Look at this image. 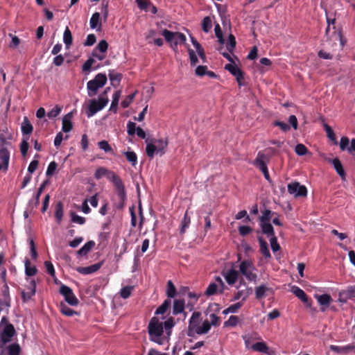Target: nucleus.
<instances>
[{"instance_id": "39448f33", "label": "nucleus", "mask_w": 355, "mask_h": 355, "mask_svg": "<svg viewBox=\"0 0 355 355\" xmlns=\"http://www.w3.org/2000/svg\"><path fill=\"white\" fill-rule=\"evenodd\" d=\"M109 100L107 97H103L100 96L98 100L92 99L89 101V105L87 110H86V114L87 117L94 116L98 111L103 109L107 104Z\"/></svg>"}, {"instance_id": "c03bdc74", "label": "nucleus", "mask_w": 355, "mask_h": 355, "mask_svg": "<svg viewBox=\"0 0 355 355\" xmlns=\"http://www.w3.org/2000/svg\"><path fill=\"white\" fill-rule=\"evenodd\" d=\"M323 126H324V128L327 132V135L328 137V138L331 140L332 141H334V143L335 144H337V140H336V135L334 133V132L333 131V130L331 129V128L327 123H324L323 124Z\"/></svg>"}, {"instance_id": "c756f323", "label": "nucleus", "mask_w": 355, "mask_h": 355, "mask_svg": "<svg viewBox=\"0 0 355 355\" xmlns=\"http://www.w3.org/2000/svg\"><path fill=\"white\" fill-rule=\"evenodd\" d=\"M184 300H175L173 305V314L178 315L184 311Z\"/></svg>"}, {"instance_id": "72a5a7b5", "label": "nucleus", "mask_w": 355, "mask_h": 355, "mask_svg": "<svg viewBox=\"0 0 355 355\" xmlns=\"http://www.w3.org/2000/svg\"><path fill=\"white\" fill-rule=\"evenodd\" d=\"M154 144L157 145V153H160V155H163L164 153V148H166L168 145V142L164 139H155L153 141Z\"/></svg>"}, {"instance_id": "680f3d73", "label": "nucleus", "mask_w": 355, "mask_h": 355, "mask_svg": "<svg viewBox=\"0 0 355 355\" xmlns=\"http://www.w3.org/2000/svg\"><path fill=\"white\" fill-rule=\"evenodd\" d=\"M28 139V137H27L26 139H23L20 144V151L23 156H25L27 154L28 150V143L27 140Z\"/></svg>"}, {"instance_id": "a18cd8bd", "label": "nucleus", "mask_w": 355, "mask_h": 355, "mask_svg": "<svg viewBox=\"0 0 355 355\" xmlns=\"http://www.w3.org/2000/svg\"><path fill=\"white\" fill-rule=\"evenodd\" d=\"M120 96H121L120 91H116L114 93V94L112 96V101L111 103L110 110H114V112H116Z\"/></svg>"}, {"instance_id": "338daca9", "label": "nucleus", "mask_w": 355, "mask_h": 355, "mask_svg": "<svg viewBox=\"0 0 355 355\" xmlns=\"http://www.w3.org/2000/svg\"><path fill=\"white\" fill-rule=\"evenodd\" d=\"M60 112H61V108L59 107L58 106H55L51 111H49L47 113V116L49 119L55 118L57 116H58V114H60Z\"/></svg>"}, {"instance_id": "3c124183", "label": "nucleus", "mask_w": 355, "mask_h": 355, "mask_svg": "<svg viewBox=\"0 0 355 355\" xmlns=\"http://www.w3.org/2000/svg\"><path fill=\"white\" fill-rule=\"evenodd\" d=\"M295 152L297 155L302 156L308 153V149L304 144H299L295 146Z\"/></svg>"}, {"instance_id": "4c0bfd02", "label": "nucleus", "mask_w": 355, "mask_h": 355, "mask_svg": "<svg viewBox=\"0 0 355 355\" xmlns=\"http://www.w3.org/2000/svg\"><path fill=\"white\" fill-rule=\"evenodd\" d=\"M60 311L66 316L71 317L73 315H79V313L69 308L64 304H60Z\"/></svg>"}, {"instance_id": "cd10ccee", "label": "nucleus", "mask_w": 355, "mask_h": 355, "mask_svg": "<svg viewBox=\"0 0 355 355\" xmlns=\"http://www.w3.org/2000/svg\"><path fill=\"white\" fill-rule=\"evenodd\" d=\"M238 275V271L232 269L226 272V274L225 275V278L227 282L229 284L232 285L234 284L237 281Z\"/></svg>"}, {"instance_id": "052dcab7", "label": "nucleus", "mask_w": 355, "mask_h": 355, "mask_svg": "<svg viewBox=\"0 0 355 355\" xmlns=\"http://www.w3.org/2000/svg\"><path fill=\"white\" fill-rule=\"evenodd\" d=\"M135 96V93L131 94L128 95L123 101L121 102V106L123 108L128 107L130 103L132 102Z\"/></svg>"}, {"instance_id": "e433bc0d", "label": "nucleus", "mask_w": 355, "mask_h": 355, "mask_svg": "<svg viewBox=\"0 0 355 355\" xmlns=\"http://www.w3.org/2000/svg\"><path fill=\"white\" fill-rule=\"evenodd\" d=\"M261 229L263 233L269 237L275 236L274 234V229L270 223H261Z\"/></svg>"}, {"instance_id": "20e7f679", "label": "nucleus", "mask_w": 355, "mask_h": 355, "mask_svg": "<svg viewBox=\"0 0 355 355\" xmlns=\"http://www.w3.org/2000/svg\"><path fill=\"white\" fill-rule=\"evenodd\" d=\"M107 83V76L105 73H99L94 78L87 83L88 96H93L97 94L98 89L103 87Z\"/></svg>"}, {"instance_id": "c9c22d12", "label": "nucleus", "mask_w": 355, "mask_h": 355, "mask_svg": "<svg viewBox=\"0 0 355 355\" xmlns=\"http://www.w3.org/2000/svg\"><path fill=\"white\" fill-rule=\"evenodd\" d=\"M315 298L322 306H329L330 302L331 301V297L329 294H323L321 295H315Z\"/></svg>"}, {"instance_id": "6e6552de", "label": "nucleus", "mask_w": 355, "mask_h": 355, "mask_svg": "<svg viewBox=\"0 0 355 355\" xmlns=\"http://www.w3.org/2000/svg\"><path fill=\"white\" fill-rule=\"evenodd\" d=\"M60 293L69 305L76 306L78 304L79 300L70 287L62 284L60 288Z\"/></svg>"}, {"instance_id": "4be33fe9", "label": "nucleus", "mask_w": 355, "mask_h": 355, "mask_svg": "<svg viewBox=\"0 0 355 355\" xmlns=\"http://www.w3.org/2000/svg\"><path fill=\"white\" fill-rule=\"evenodd\" d=\"M328 162L332 163L337 173L340 176L343 180H345V172L340 161L338 158H335L334 159H329Z\"/></svg>"}, {"instance_id": "6e6d98bb", "label": "nucleus", "mask_w": 355, "mask_h": 355, "mask_svg": "<svg viewBox=\"0 0 355 355\" xmlns=\"http://www.w3.org/2000/svg\"><path fill=\"white\" fill-rule=\"evenodd\" d=\"M188 53L189 55L190 64L191 66H195L198 61V57L195 51L191 48H188Z\"/></svg>"}, {"instance_id": "13d9d810", "label": "nucleus", "mask_w": 355, "mask_h": 355, "mask_svg": "<svg viewBox=\"0 0 355 355\" xmlns=\"http://www.w3.org/2000/svg\"><path fill=\"white\" fill-rule=\"evenodd\" d=\"M242 302H239L236 304H232L227 309L223 311V313H235L239 309H240L242 306Z\"/></svg>"}, {"instance_id": "ea45409f", "label": "nucleus", "mask_w": 355, "mask_h": 355, "mask_svg": "<svg viewBox=\"0 0 355 355\" xmlns=\"http://www.w3.org/2000/svg\"><path fill=\"white\" fill-rule=\"evenodd\" d=\"M344 296L345 298H351L355 296V287H348L345 291L340 293V301L345 302L346 300H341V297Z\"/></svg>"}, {"instance_id": "f3484780", "label": "nucleus", "mask_w": 355, "mask_h": 355, "mask_svg": "<svg viewBox=\"0 0 355 355\" xmlns=\"http://www.w3.org/2000/svg\"><path fill=\"white\" fill-rule=\"evenodd\" d=\"M268 157L263 153L259 152L254 161V165L260 171H264L268 169L266 162H268Z\"/></svg>"}, {"instance_id": "a878e982", "label": "nucleus", "mask_w": 355, "mask_h": 355, "mask_svg": "<svg viewBox=\"0 0 355 355\" xmlns=\"http://www.w3.org/2000/svg\"><path fill=\"white\" fill-rule=\"evenodd\" d=\"M71 113L65 115L62 119V130L64 132H70L73 128V125L71 121Z\"/></svg>"}, {"instance_id": "473e14b6", "label": "nucleus", "mask_w": 355, "mask_h": 355, "mask_svg": "<svg viewBox=\"0 0 355 355\" xmlns=\"http://www.w3.org/2000/svg\"><path fill=\"white\" fill-rule=\"evenodd\" d=\"M63 213V204L61 202H58L55 205V217L58 224H60L62 220Z\"/></svg>"}, {"instance_id": "dca6fc26", "label": "nucleus", "mask_w": 355, "mask_h": 355, "mask_svg": "<svg viewBox=\"0 0 355 355\" xmlns=\"http://www.w3.org/2000/svg\"><path fill=\"white\" fill-rule=\"evenodd\" d=\"M225 69L229 71L233 76L236 77V81L239 85H242L241 80L243 79L242 71L237 67L236 65L232 64H227Z\"/></svg>"}, {"instance_id": "5701e85b", "label": "nucleus", "mask_w": 355, "mask_h": 355, "mask_svg": "<svg viewBox=\"0 0 355 355\" xmlns=\"http://www.w3.org/2000/svg\"><path fill=\"white\" fill-rule=\"evenodd\" d=\"M94 246L95 242L94 241H89L77 251V255L78 257L86 256Z\"/></svg>"}, {"instance_id": "423d86ee", "label": "nucleus", "mask_w": 355, "mask_h": 355, "mask_svg": "<svg viewBox=\"0 0 355 355\" xmlns=\"http://www.w3.org/2000/svg\"><path fill=\"white\" fill-rule=\"evenodd\" d=\"M8 128L3 130L0 133V154L2 155L6 165L10 161V152L8 151L7 146L10 145V143L8 139H10V136H8Z\"/></svg>"}, {"instance_id": "a211bd4d", "label": "nucleus", "mask_w": 355, "mask_h": 355, "mask_svg": "<svg viewBox=\"0 0 355 355\" xmlns=\"http://www.w3.org/2000/svg\"><path fill=\"white\" fill-rule=\"evenodd\" d=\"M36 283L35 280H31L29 286L27 288V291H21V299L24 302L30 300L33 296L35 295Z\"/></svg>"}, {"instance_id": "bb28decb", "label": "nucleus", "mask_w": 355, "mask_h": 355, "mask_svg": "<svg viewBox=\"0 0 355 355\" xmlns=\"http://www.w3.org/2000/svg\"><path fill=\"white\" fill-rule=\"evenodd\" d=\"M24 265H25V274L27 276L32 277L37 274V269L36 266H31V261L28 258H26L25 261H24Z\"/></svg>"}, {"instance_id": "37998d69", "label": "nucleus", "mask_w": 355, "mask_h": 355, "mask_svg": "<svg viewBox=\"0 0 355 355\" xmlns=\"http://www.w3.org/2000/svg\"><path fill=\"white\" fill-rule=\"evenodd\" d=\"M133 290L134 286H132L123 287L120 291V295L123 299H128L131 295Z\"/></svg>"}, {"instance_id": "4468645a", "label": "nucleus", "mask_w": 355, "mask_h": 355, "mask_svg": "<svg viewBox=\"0 0 355 355\" xmlns=\"http://www.w3.org/2000/svg\"><path fill=\"white\" fill-rule=\"evenodd\" d=\"M127 132L128 135H134L136 133L141 139H145L146 137L144 130L140 127H136V123L132 121H128L127 123Z\"/></svg>"}, {"instance_id": "ddd939ff", "label": "nucleus", "mask_w": 355, "mask_h": 355, "mask_svg": "<svg viewBox=\"0 0 355 355\" xmlns=\"http://www.w3.org/2000/svg\"><path fill=\"white\" fill-rule=\"evenodd\" d=\"M108 49V43L106 40H102L99 42L98 45L92 51V56L96 58L98 60H103L105 55H100L97 53V51H99L101 53H106Z\"/></svg>"}, {"instance_id": "79ce46f5", "label": "nucleus", "mask_w": 355, "mask_h": 355, "mask_svg": "<svg viewBox=\"0 0 355 355\" xmlns=\"http://www.w3.org/2000/svg\"><path fill=\"white\" fill-rule=\"evenodd\" d=\"M127 160L132 164L133 166H135L137 164V156L133 151L124 152Z\"/></svg>"}, {"instance_id": "0eeeda50", "label": "nucleus", "mask_w": 355, "mask_h": 355, "mask_svg": "<svg viewBox=\"0 0 355 355\" xmlns=\"http://www.w3.org/2000/svg\"><path fill=\"white\" fill-rule=\"evenodd\" d=\"M250 334H245L243 336V340L248 349H252L255 352H259L267 354H270L269 348L266 345V343L263 341L252 342L250 340Z\"/></svg>"}, {"instance_id": "864d4df0", "label": "nucleus", "mask_w": 355, "mask_h": 355, "mask_svg": "<svg viewBox=\"0 0 355 355\" xmlns=\"http://www.w3.org/2000/svg\"><path fill=\"white\" fill-rule=\"evenodd\" d=\"M236 40L232 34H230L228 36V43L227 44V49L230 52H232L236 46Z\"/></svg>"}, {"instance_id": "5fc2aeb1", "label": "nucleus", "mask_w": 355, "mask_h": 355, "mask_svg": "<svg viewBox=\"0 0 355 355\" xmlns=\"http://www.w3.org/2000/svg\"><path fill=\"white\" fill-rule=\"evenodd\" d=\"M275 213L272 212L270 210L266 209L263 215L260 217L261 223H269L271 216L273 215Z\"/></svg>"}, {"instance_id": "f03ea898", "label": "nucleus", "mask_w": 355, "mask_h": 355, "mask_svg": "<svg viewBox=\"0 0 355 355\" xmlns=\"http://www.w3.org/2000/svg\"><path fill=\"white\" fill-rule=\"evenodd\" d=\"M103 176H106V178L112 182L116 193H119V196L123 197V183L121 178L114 171H110L105 167L100 166L97 168L94 173V178L96 180H99Z\"/></svg>"}, {"instance_id": "de8ad7c7", "label": "nucleus", "mask_w": 355, "mask_h": 355, "mask_svg": "<svg viewBox=\"0 0 355 355\" xmlns=\"http://www.w3.org/2000/svg\"><path fill=\"white\" fill-rule=\"evenodd\" d=\"M70 215H71V222H73L74 223H78L79 225L85 224L86 220H85V218L84 217L78 216L74 211H71Z\"/></svg>"}, {"instance_id": "2eb2a0df", "label": "nucleus", "mask_w": 355, "mask_h": 355, "mask_svg": "<svg viewBox=\"0 0 355 355\" xmlns=\"http://www.w3.org/2000/svg\"><path fill=\"white\" fill-rule=\"evenodd\" d=\"M224 286L225 284L222 279L219 277H217L215 279V282L211 283L209 285L205 293L207 296L212 295L216 293L218 288H221V289H223Z\"/></svg>"}, {"instance_id": "7ed1b4c3", "label": "nucleus", "mask_w": 355, "mask_h": 355, "mask_svg": "<svg viewBox=\"0 0 355 355\" xmlns=\"http://www.w3.org/2000/svg\"><path fill=\"white\" fill-rule=\"evenodd\" d=\"M162 35L164 37L166 41L171 44L174 51H177L178 44H183L186 42V36L181 33L172 32L167 29L162 31Z\"/></svg>"}, {"instance_id": "4d7b16f0", "label": "nucleus", "mask_w": 355, "mask_h": 355, "mask_svg": "<svg viewBox=\"0 0 355 355\" xmlns=\"http://www.w3.org/2000/svg\"><path fill=\"white\" fill-rule=\"evenodd\" d=\"M20 347L18 344L14 343L8 347L9 355H19Z\"/></svg>"}, {"instance_id": "09e8293b", "label": "nucleus", "mask_w": 355, "mask_h": 355, "mask_svg": "<svg viewBox=\"0 0 355 355\" xmlns=\"http://www.w3.org/2000/svg\"><path fill=\"white\" fill-rule=\"evenodd\" d=\"M108 76L112 85H114V81H116L117 84H119L122 78V75L119 73H115L114 70L109 71Z\"/></svg>"}, {"instance_id": "9b49d317", "label": "nucleus", "mask_w": 355, "mask_h": 355, "mask_svg": "<svg viewBox=\"0 0 355 355\" xmlns=\"http://www.w3.org/2000/svg\"><path fill=\"white\" fill-rule=\"evenodd\" d=\"M253 266L248 261H243L239 266V271L250 281H255L257 275L254 272Z\"/></svg>"}, {"instance_id": "8fccbe9b", "label": "nucleus", "mask_w": 355, "mask_h": 355, "mask_svg": "<svg viewBox=\"0 0 355 355\" xmlns=\"http://www.w3.org/2000/svg\"><path fill=\"white\" fill-rule=\"evenodd\" d=\"M146 152L150 158H153L155 155V153L157 152V145L154 143L148 144L146 148Z\"/></svg>"}, {"instance_id": "aec40b11", "label": "nucleus", "mask_w": 355, "mask_h": 355, "mask_svg": "<svg viewBox=\"0 0 355 355\" xmlns=\"http://www.w3.org/2000/svg\"><path fill=\"white\" fill-rule=\"evenodd\" d=\"M200 318V312L195 311L191 318L189 323V331L190 333H200V325L198 324Z\"/></svg>"}, {"instance_id": "a19ab883", "label": "nucleus", "mask_w": 355, "mask_h": 355, "mask_svg": "<svg viewBox=\"0 0 355 355\" xmlns=\"http://www.w3.org/2000/svg\"><path fill=\"white\" fill-rule=\"evenodd\" d=\"M270 288L264 285H261L256 288L255 289V295L257 299H261L263 297L266 295V293L268 291Z\"/></svg>"}, {"instance_id": "f257e3e1", "label": "nucleus", "mask_w": 355, "mask_h": 355, "mask_svg": "<svg viewBox=\"0 0 355 355\" xmlns=\"http://www.w3.org/2000/svg\"><path fill=\"white\" fill-rule=\"evenodd\" d=\"M171 300L166 299L156 309L155 316L150 319L148 323V333H164V329L166 333L171 332L175 325L174 318L169 317L165 321H163L166 318L164 315L171 307Z\"/></svg>"}, {"instance_id": "f8f14e48", "label": "nucleus", "mask_w": 355, "mask_h": 355, "mask_svg": "<svg viewBox=\"0 0 355 355\" xmlns=\"http://www.w3.org/2000/svg\"><path fill=\"white\" fill-rule=\"evenodd\" d=\"M288 191L290 194L294 195L295 197H305L307 195L306 188L297 182L288 185Z\"/></svg>"}, {"instance_id": "1a4fd4ad", "label": "nucleus", "mask_w": 355, "mask_h": 355, "mask_svg": "<svg viewBox=\"0 0 355 355\" xmlns=\"http://www.w3.org/2000/svg\"><path fill=\"white\" fill-rule=\"evenodd\" d=\"M349 340L352 343L345 346L330 345L331 350L341 354H346L352 352H355V334H349Z\"/></svg>"}, {"instance_id": "7c9ffc66", "label": "nucleus", "mask_w": 355, "mask_h": 355, "mask_svg": "<svg viewBox=\"0 0 355 355\" xmlns=\"http://www.w3.org/2000/svg\"><path fill=\"white\" fill-rule=\"evenodd\" d=\"M21 132L24 135L31 134L33 130V127L27 117H24L21 123Z\"/></svg>"}, {"instance_id": "69168bd1", "label": "nucleus", "mask_w": 355, "mask_h": 355, "mask_svg": "<svg viewBox=\"0 0 355 355\" xmlns=\"http://www.w3.org/2000/svg\"><path fill=\"white\" fill-rule=\"evenodd\" d=\"M96 41V37L94 34H89L87 37L84 46H90L94 44Z\"/></svg>"}, {"instance_id": "603ef678", "label": "nucleus", "mask_w": 355, "mask_h": 355, "mask_svg": "<svg viewBox=\"0 0 355 355\" xmlns=\"http://www.w3.org/2000/svg\"><path fill=\"white\" fill-rule=\"evenodd\" d=\"M99 148L103 150L105 153H112L113 150L111 146L105 140L101 141L98 143Z\"/></svg>"}, {"instance_id": "9d476101", "label": "nucleus", "mask_w": 355, "mask_h": 355, "mask_svg": "<svg viewBox=\"0 0 355 355\" xmlns=\"http://www.w3.org/2000/svg\"><path fill=\"white\" fill-rule=\"evenodd\" d=\"M252 292V288L248 287L245 282L241 281L237 286V291L234 294V300H238L241 299L242 301H245Z\"/></svg>"}, {"instance_id": "e2e57ef3", "label": "nucleus", "mask_w": 355, "mask_h": 355, "mask_svg": "<svg viewBox=\"0 0 355 355\" xmlns=\"http://www.w3.org/2000/svg\"><path fill=\"white\" fill-rule=\"evenodd\" d=\"M95 62V60L92 58H89L83 65L82 69L84 72H88L90 71L92 64Z\"/></svg>"}, {"instance_id": "c85d7f7f", "label": "nucleus", "mask_w": 355, "mask_h": 355, "mask_svg": "<svg viewBox=\"0 0 355 355\" xmlns=\"http://www.w3.org/2000/svg\"><path fill=\"white\" fill-rule=\"evenodd\" d=\"M89 25L90 28L92 29L97 28L98 26H99L98 29H101V23L100 13L96 12L92 15L89 21Z\"/></svg>"}, {"instance_id": "bf43d9fd", "label": "nucleus", "mask_w": 355, "mask_h": 355, "mask_svg": "<svg viewBox=\"0 0 355 355\" xmlns=\"http://www.w3.org/2000/svg\"><path fill=\"white\" fill-rule=\"evenodd\" d=\"M44 266L46 268L47 272L53 278L55 277V272L52 263L49 261H44Z\"/></svg>"}, {"instance_id": "412c9836", "label": "nucleus", "mask_w": 355, "mask_h": 355, "mask_svg": "<svg viewBox=\"0 0 355 355\" xmlns=\"http://www.w3.org/2000/svg\"><path fill=\"white\" fill-rule=\"evenodd\" d=\"M0 333H16L14 326L9 323L6 317H3L0 322Z\"/></svg>"}, {"instance_id": "6ab92c4d", "label": "nucleus", "mask_w": 355, "mask_h": 355, "mask_svg": "<svg viewBox=\"0 0 355 355\" xmlns=\"http://www.w3.org/2000/svg\"><path fill=\"white\" fill-rule=\"evenodd\" d=\"M102 265V262H98L87 267H78L76 271L82 275L92 274L98 271L101 268Z\"/></svg>"}, {"instance_id": "393cba45", "label": "nucleus", "mask_w": 355, "mask_h": 355, "mask_svg": "<svg viewBox=\"0 0 355 355\" xmlns=\"http://www.w3.org/2000/svg\"><path fill=\"white\" fill-rule=\"evenodd\" d=\"M291 291L303 302L308 304V297L303 290L296 286H293Z\"/></svg>"}, {"instance_id": "b1692460", "label": "nucleus", "mask_w": 355, "mask_h": 355, "mask_svg": "<svg viewBox=\"0 0 355 355\" xmlns=\"http://www.w3.org/2000/svg\"><path fill=\"white\" fill-rule=\"evenodd\" d=\"M170 335L171 334H149L150 340L159 345H163L166 342H168Z\"/></svg>"}, {"instance_id": "f704fd0d", "label": "nucleus", "mask_w": 355, "mask_h": 355, "mask_svg": "<svg viewBox=\"0 0 355 355\" xmlns=\"http://www.w3.org/2000/svg\"><path fill=\"white\" fill-rule=\"evenodd\" d=\"M259 241L260 244V251L262 253V254L266 259L270 258V254L268 248L267 243L261 237L259 238Z\"/></svg>"}, {"instance_id": "0e129e2a", "label": "nucleus", "mask_w": 355, "mask_h": 355, "mask_svg": "<svg viewBox=\"0 0 355 355\" xmlns=\"http://www.w3.org/2000/svg\"><path fill=\"white\" fill-rule=\"evenodd\" d=\"M29 245H30L31 254L32 259H37V252L36 246H35L33 239H30Z\"/></svg>"}, {"instance_id": "58836bf2", "label": "nucleus", "mask_w": 355, "mask_h": 355, "mask_svg": "<svg viewBox=\"0 0 355 355\" xmlns=\"http://www.w3.org/2000/svg\"><path fill=\"white\" fill-rule=\"evenodd\" d=\"M177 293L176 288L171 280L167 282L166 286V295L167 299L173 298L175 296Z\"/></svg>"}, {"instance_id": "49530a36", "label": "nucleus", "mask_w": 355, "mask_h": 355, "mask_svg": "<svg viewBox=\"0 0 355 355\" xmlns=\"http://www.w3.org/2000/svg\"><path fill=\"white\" fill-rule=\"evenodd\" d=\"M212 27V20L210 17H205L203 19L202 23V30L207 33L209 32Z\"/></svg>"}, {"instance_id": "774afa93", "label": "nucleus", "mask_w": 355, "mask_h": 355, "mask_svg": "<svg viewBox=\"0 0 355 355\" xmlns=\"http://www.w3.org/2000/svg\"><path fill=\"white\" fill-rule=\"evenodd\" d=\"M56 168H57V164L55 162H50V164H49L48 167H47V169H46V174L47 176H51L52 175L55 171L56 170Z\"/></svg>"}, {"instance_id": "2f4dec72", "label": "nucleus", "mask_w": 355, "mask_h": 355, "mask_svg": "<svg viewBox=\"0 0 355 355\" xmlns=\"http://www.w3.org/2000/svg\"><path fill=\"white\" fill-rule=\"evenodd\" d=\"M63 41L66 45V48L69 49L73 42V37L71 31L67 26L63 34Z\"/></svg>"}]
</instances>
